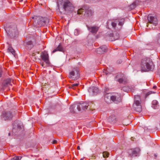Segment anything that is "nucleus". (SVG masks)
<instances>
[{
	"mask_svg": "<svg viewBox=\"0 0 160 160\" xmlns=\"http://www.w3.org/2000/svg\"><path fill=\"white\" fill-rule=\"evenodd\" d=\"M88 90L90 95L92 96L97 94L98 91V88L94 87L89 88Z\"/></svg>",
	"mask_w": 160,
	"mask_h": 160,
	"instance_id": "obj_14",
	"label": "nucleus"
},
{
	"mask_svg": "<svg viewBox=\"0 0 160 160\" xmlns=\"http://www.w3.org/2000/svg\"><path fill=\"white\" fill-rule=\"evenodd\" d=\"M82 109L84 110L87 109L88 105L86 103H82Z\"/></svg>",
	"mask_w": 160,
	"mask_h": 160,
	"instance_id": "obj_24",
	"label": "nucleus"
},
{
	"mask_svg": "<svg viewBox=\"0 0 160 160\" xmlns=\"http://www.w3.org/2000/svg\"><path fill=\"white\" fill-rule=\"evenodd\" d=\"M121 62H122V61H121V60H120L119 61V62L118 63H121Z\"/></svg>",
	"mask_w": 160,
	"mask_h": 160,
	"instance_id": "obj_44",
	"label": "nucleus"
},
{
	"mask_svg": "<svg viewBox=\"0 0 160 160\" xmlns=\"http://www.w3.org/2000/svg\"><path fill=\"white\" fill-rule=\"evenodd\" d=\"M149 21L154 26H156L158 23V20L156 17L149 15L148 17Z\"/></svg>",
	"mask_w": 160,
	"mask_h": 160,
	"instance_id": "obj_13",
	"label": "nucleus"
},
{
	"mask_svg": "<svg viewBox=\"0 0 160 160\" xmlns=\"http://www.w3.org/2000/svg\"><path fill=\"white\" fill-rule=\"evenodd\" d=\"M85 13L91 15L92 13V11L90 9L88 8L87 10H86L85 12Z\"/></svg>",
	"mask_w": 160,
	"mask_h": 160,
	"instance_id": "obj_27",
	"label": "nucleus"
},
{
	"mask_svg": "<svg viewBox=\"0 0 160 160\" xmlns=\"http://www.w3.org/2000/svg\"><path fill=\"white\" fill-rule=\"evenodd\" d=\"M88 30L92 33L95 34L98 30V27L96 26L89 27L87 26Z\"/></svg>",
	"mask_w": 160,
	"mask_h": 160,
	"instance_id": "obj_20",
	"label": "nucleus"
},
{
	"mask_svg": "<svg viewBox=\"0 0 160 160\" xmlns=\"http://www.w3.org/2000/svg\"><path fill=\"white\" fill-rule=\"evenodd\" d=\"M13 116L10 112L6 111L3 112L2 118L5 120H10L12 119Z\"/></svg>",
	"mask_w": 160,
	"mask_h": 160,
	"instance_id": "obj_11",
	"label": "nucleus"
},
{
	"mask_svg": "<svg viewBox=\"0 0 160 160\" xmlns=\"http://www.w3.org/2000/svg\"><path fill=\"white\" fill-rule=\"evenodd\" d=\"M63 51V48L62 47V46L60 45H59L58 47H57L52 52V53H54L55 52L57 51H59L62 52Z\"/></svg>",
	"mask_w": 160,
	"mask_h": 160,
	"instance_id": "obj_22",
	"label": "nucleus"
},
{
	"mask_svg": "<svg viewBox=\"0 0 160 160\" xmlns=\"http://www.w3.org/2000/svg\"><path fill=\"white\" fill-rule=\"evenodd\" d=\"M13 133L20 131L23 128L22 123L18 121H15L13 123Z\"/></svg>",
	"mask_w": 160,
	"mask_h": 160,
	"instance_id": "obj_8",
	"label": "nucleus"
},
{
	"mask_svg": "<svg viewBox=\"0 0 160 160\" xmlns=\"http://www.w3.org/2000/svg\"><path fill=\"white\" fill-rule=\"evenodd\" d=\"M79 84V83H76L72 84L70 86V88L73 89H75V87L78 86Z\"/></svg>",
	"mask_w": 160,
	"mask_h": 160,
	"instance_id": "obj_26",
	"label": "nucleus"
},
{
	"mask_svg": "<svg viewBox=\"0 0 160 160\" xmlns=\"http://www.w3.org/2000/svg\"><path fill=\"white\" fill-rule=\"evenodd\" d=\"M79 76L78 69L76 68H74L70 72L69 77L70 78L75 80L79 78Z\"/></svg>",
	"mask_w": 160,
	"mask_h": 160,
	"instance_id": "obj_7",
	"label": "nucleus"
},
{
	"mask_svg": "<svg viewBox=\"0 0 160 160\" xmlns=\"http://www.w3.org/2000/svg\"><path fill=\"white\" fill-rule=\"evenodd\" d=\"M112 96L109 93H107L105 95L104 100L106 103L109 104L111 102Z\"/></svg>",
	"mask_w": 160,
	"mask_h": 160,
	"instance_id": "obj_18",
	"label": "nucleus"
},
{
	"mask_svg": "<svg viewBox=\"0 0 160 160\" xmlns=\"http://www.w3.org/2000/svg\"><path fill=\"white\" fill-rule=\"evenodd\" d=\"M112 118H113V119H115V117L114 116H110L108 118V121L109 122H113V120H112Z\"/></svg>",
	"mask_w": 160,
	"mask_h": 160,
	"instance_id": "obj_31",
	"label": "nucleus"
},
{
	"mask_svg": "<svg viewBox=\"0 0 160 160\" xmlns=\"http://www.w3.org/2000/svg\"><path fill=\"white\" fill-rule=\"evenodd\" d=\"M115 80L120 83H125L127 82V79L123 74L117 75L115 78Z\"/></svg>",
	"mask_w": 160,
	"mask_h": 160,
	"instance_id": "obj_10",
	"label": "nucleus"
},
{
	"mask_svg": "<svg viewBox=\"0 0 160 160\" xmlns=\"http://www.w3.org/2000/svg\"><path fill=\"white\" fill-rule=\"evenodd\" d=\"M154 92H152V91H149L146 94L145 98H146L147 96H148L149 95L151 94L152 93H154Z\"/></svg>",
	"mask_w": 160,
	"mask_h": 160,
	"instance_id": "obj_35",
	"label": "nucleus"
},
{
	"mask_svg": "<svg viewBox=\"0 0 160 160\" xmlns=\"http://www.w3.org/2000/svg\"><path fill=\"white\" fill-rule=\"evenodd\" d=\"M8 36L10 38H13L18 35V32L16 26L14 25H11L7 27L6 30Z\"/></svg>",
	"mask_w": 160,
	"mask_h": 160,
	"instance_id": "obj_5",
	"label": "nucleus"
},
{
	"mask_svg": "<svg viewBox=\"0 0 160 160\" xmlns=\"http://www.w3.org/2000/svg\"><path fill=\"white\" fill-rule=\"evenodd\" d=\"M154 156H155V157H156V156H157V155H156V154H154Z\"/></svg>",
	"mask_w": 160,
	"mask_h": 160,
	"instance_id": "obj_47",
	"label": "nucleus"
},
{
	"mask_svg": "<svg viewBox=\"0 0 160 160\" xmlns=\"http://www.w3.org/2000/svg\"><path fill=\"white\" fill-rule=\"evenodd\" d=\"M41 64L42 66V67H43V68H45V67H46V66L44 65L43 62H42V63Z\"/></svg>",
	"mask_w": 160,
	"mask_h": 160,
	"instance_id": "obj_37",
	"label": "nucleus"
},
{
	"mask_svg": "<svg viewBox=\"0 0 160 160\" xmlns=\"http://www.w3.org/2000/svg\"><path fill=\"white\" fill-rule=\"evenodd\" d=\"M83 11H84L83 9L82 8H81L78 10V14H81Z\"/></svg>",
	"mask_w": 160,
	"mask_h": 160,
	"instance_id": "obj_34",
	"label": "nucleus"
},
{
	"mask_svg": "<svg viewBox=\"0 0 160 160\" xmlns=\"http://www.w3.org/2000/svg\"><path fill=\"white\" fill-rule=\"evenodd\" d=\"M141 70L147 71L151 70L153 68V63L152 59L149 58L144 57L141 61Z\"/></svg>",
	"mask_w": 160,
	"mask_h": 160,
	"instance_id": "obj_1",
	"label": "nucleus"
},
{
	"mask_svg": "<svg viewBox=\"0 0 160 160\" xmlns=\"http://www.w3.org/2000/svg\"><path fill=\"white\" fill-rule=\"evenodd\" d=\"M157 88V87L156 86H154L153 87V88H154V89H155L156 88Z\"/></svg>",
	"mask_w": 160,
	"mask_h": 160,
	"instance_id": "obj_41",
	"label": "nucleus"
},
{
	"mask_svg": "<svg viewBox=\"0 0 160 160\" xmlns=\"http://www.w3.org/2000/svg\"><path fill=\"white\" fill-rule=\"evenodd\" d=\"M11 80L10 78H8L3 81L2 84V88L3 89L9 87V86H12L11 84Z\"/></svg>",
	"mask_w": 160,
	"mask_h": 160,
	"instance_id": "obj_17",
	"label": "nucleus"
},
{
	"mask_svg": "<svg viewBox=\"0 0 160 160\" xmlns=\"http://www.w3.org/2000/svg\"><path fill=\"white\" fill-rule=\"evenodd\" d=\"M58 7L59 11L62 8L65 11H69L73 9L72 4L68 0H58Z\"/></svg>",
	"mask_w": 160,
	"mask_h": 160,
	"instance_id": "obj_3",
	"label": "nucleus"
},
{
	"mask_svg": "<svg viewBox=\"0 0 160 160\" xmlns=\"http://www.w3.org/2000/svg\"><path fill=\"white\" fill-rule=\"evenodd\" d=\"M10 134H11L10 133V132H9V133H8V136H10Z\"/></svg>",
	"mask_w": 160,
	"mask_h": 160,
	"instance_id": "obj_46",
	"label": "nucleus"
},
{
	"mask_svg": "<svg viewBox=\"0 0 160 160\" xmlns=\"http://www.w3.org/2000/svg\"><path fill=\"white\" fill-rule=\"evenodd\" d=\"M121 100V98L120 96L118 95L117 96L112 95V101L115 103H117L120 102Z\"/></svg>",
	"mask_w": 160,
	"mask_h": 160,
	"instance_id": "obj_19",
	"label": "nucleus"
},
{
	"mask_svg": "<svg viewBox=\"0 0 160 160\" xmlns=\"http://www.w3.org/2000/svg\"><path fill=\"white\" fill-rule=\"evenodd\" d=\"M83 159H84V158H81L80 159V160H83Z\"/></svg>",
	"mask_w": 160,
	"mask_h": 160,
	"instance_id": "obj_45",
	"label": "nucleus"
},
{
	"mask_svg": "<svg viewBox=\"0 0 160 160\" xmlns=\"http://www.w3.org/2000/svg\"><path fill=\"white\" fill-rule=\"evenodd\" d=\"M136 6V3L135 2H134L132 5H131L130 7L131 9H133Z\"/></svg>",
	"mask_w": 160,
	"mask_h": 160,
	"instance_id": "obj_30",
	"label": "nucleus"
},
{
	"mask_svg": "<svg viewBox=\"0 0 160 160\" xmlns=\"http://www.w3.org/2000/svg\"><path fill=\"white\" fill-rule=\"evenodd\" d=\"M40 56L42 59L48 65H50V63L49 60L48 55L46 51H44L42 52Z\"/></svg>",
	"mask_w": 160,
	"mask_h": 160,
	"instance_id": "obj_12",
	"label": "nucleus"
},
{
	"mask_svg": "<svg viewBox=\"0 0 160 160\" xmlns=\"http://www.w3.org/2000/svg\"><path fill=\"white\" fill-rule=\"evenodd\" d=\"M125 88H126V87H123V88H122V89H123V90H124L125 89Z\"/></svg>",
	"mask_w": 160,
	"mask_h": 160,
	"instance_id": "obj_43",
	"label": "nucleus"
},
{
	"mask_svg": "<svg viewBox=\"0 0 160 160\" xmlns=\"http://www.w3.org/2000/svg\"><path fill=\"white\" fill-rule=\"evenodd\" d=\"M152 107L154 109H157L158 108L159 105L158 103L156 100H154L152 103Z\"/></svg>",
	"mask_w": 160,
	"mask_h": 160,
	"instance_id": "obj_21",
	"label": "nucleus"
},
{
	"mask_svg": "<svg viewBox=\"0 0 160 160\" xmlns=\"http://www.w3.org/2000/svg\"><path fill=\"white\" fill-rule=\"evenodd\" d=\"M8 51L11 52L13 55L15 54V51L13 48L11 47H9L8 49Z\"/></svg>",
	"mask_w": 160,
	"mask_h": 160,
	"instance_id": "obj_23",
	"label": "nucleus"
},
{
	"mask_svg": "<svg viewBox=\"0 0 160 160\" xmlns=\"http://www.w3.org/2000/svg\"><path fill=\"white\" fill-rule=\"evenodd\" d=\"M77 108L78 111H81L82 109V103H79L77 106Z\"/></svg>",
	"mask_w": 160,
	"mask_h": 160,
	"instance_id": "obj_25",
	"label": "nucleus"
},
{
	"mask_svg": "<svg viewBox=\"0 0 160 160\" xmlns=\"http://www.w3.org/2000/svg\"><path fill=\"white\" fill-rule=\"evenodd\" d=\"M124 21V20L123 18L109 20L107 22V26L108 28H111L112 27L114 29L119 30L121 29Z\"/></svg>",
	"mask_w": 160,
	"mask_h": 160,
	"instance_id": "obj_2",
	"label": "nucleus"
},
{
	"mask_svg": "<svg viewBox=\"0 0 160 160\" xmlns=\"http://www.w3.org/2000/svg\"><path fill=\"white\" fill-rule=\"evenodd\" d=\"M141 102V99L140 96L138 95H135L133 108L136 111L140 112L142 110Z\"/></svg>",
	"mask_w": 160,
	"mask_h": 160,
	"instance_id": "obj_6",
	"label": "nucleus"
},
{
	"mask_svg": "<svg viewBox=\"0 0 160 160\" xmlns=\"http://www.w3.org/2000/svg\"><path fill=\"white\" fill-rule=\"evenodd\" d=\"M109 153L106 152H103L102 153V155L103 158H106L108 156Z\"/></svg>",
	"mask_w": 160,
	"mask_h": 160,
	"instance_id": "obj_29",
	"label": "nucleus"
},
{
	"mask_svg": "<svg viewBox=\"0 0 160 160\" xmlns=\"http://www.w3.org/2000/svg\"><path fill=\"white\" fill-rule=\"evenodd\" d=\"M57 142V141L56 140H54L53 141V144H56Z\"/></svg>",
	"mask_w": 160,
	"mask_h": 160,
	"instance_id": "obj_38",
	"label": "nucleus"
},
{
	"mask_svg": "<svg viewBox=\"0 0 160 160\" xmlns=\"http://www.w3.org/2000/svg\"><path fill=\"white\" fill-rule=\"evenodd\" d=\"M107 47L106 45L101 46L96 50L97 53L98 54H102L107 50Z\"/></svg>",
	"mask_w": 160,
	"mask_h": 160,
	"instance_id": "obj_15",
	"label": "nucleus"
},
{
	"mask_svg": "<svg viewBox=\"0 0 160 160\" xmlns=\"http://www.w3.org/2000/svg\"><path fill=\"white\" fill-rule=\"evenodd\" d=\"M2 76V73L0 71V78Z\"/></svg>",
	"mask_w": 160,
	"mask_h": 160,
	"instance_id": "obj_42",
	"label": "nucleus"
},
{
	"mask_svg": "<svg viewBox=\"0 0 160 160\" xmlns=\"http://www.w3.org/2000/svg\"><path fill=\"white\" fill-rule=\"evenodd\" d=\"M33 25L35 27H41L49 24L50 21L48 18L40 16H34L32 17Z\"/></svg>",
	"mask_w": 160,
	"mask_h": 160,
	"instance_id": "obj_4",
	"label": "nucleus"
},
{
	"mask_svg": "<svg viewBox=\"0 0 160 160\" xmlns=\"http://www.w3.org/2000/svg\"><path fill=\"white\" fill-rule=\"evenodd\" d=\"M74 34L75 36H78L79 34V31L78 30L76 29L74 31Z\"/></svg>",
	"mask_w": 160,
	"mask_h": 160,
	"instance_id": "obj_32",
	"label": "nucleus"
},
{
	"mask_svg": "<svg viewBox=\"0 0 160 160\" xmlns=\"http://www.w3.org/2000/svg\"><path fill=\"white\" fill-rule=\"evenodd\" d=\"M21 158H20L19 157L17 156L14 157L13 158H12L11 160H20Z\"/></svg>",
	"mask_w": 160,
	"mask_h": 160,
	"instance_id": "obj_33",
	"label": "nucleus"
},
{
	"mask_svg": "<svg viewBox=\"0 0 160 160\" xmlns=\"http://www.w3.org/2000/svg\"><path fill=\"white\" fill-rule=\"evenodd\" d=\"M140 152V149L138 148H136L128 150V152L130 157H133L137 156Z\"/></svg>",
	"mask_w": 160,
	"mask_h": 160,
	"instance_id": "obj_9",
	"label": "nucleus"
},
{
	"mask_svg": "<svg viewBox=\"0 0 160 160\" xmlns=\"http://www.w3.org/2000/svg\"><path fill=\"white\" fill-rule=\"evenodd\" d=\"M158 39H160V33L158 35Z\"/></svg>",
	"mask_w": 160,
	"mask_h": 160,
	"instance_id": "obj_39",
	"label": "nucleus"
},
{
	"mask_svg": "<svg viewBox=\"0 0 160 160\" xmlns=\"http://www.w3.org/2000/svg\"><path fill=\"white\" fill-rule=\"evenodd\" d=\"M75 107V105H71V107H70V110H71V111H72V109L73 108H74Z\"/></svg>",
	"mask_w": 160,
	"mask_h": 160,
	"instance_id": "obj_36",
	"label": "nucleus"
},
{
	"mask_svg": "<svg viewBox=\"0 0 160 160\" xmlns=\"http://www.w3.org/2000/svg\"><path fill=\"white\" fill-rule=\"evenodd\" d=\"M128 90L132 92H134L135 90V88L134 86H129L128 88Z\"/></svg>",
	"mask_w": 160,
	"mask_h": 160,
	"instance_id": "obj_28",
	"label": "nucleus"
},
{
	"mask_svg": "<svg viewBox=\"0 0 160 160\" xmlns=\"http://www.w3.org/2000/svg\"><path fill=\"white\" fill-rule=\"evenodd\" d=\"M35 41L34 38H31L30 40H29L26 42L27 47L30 50L33 46L34 44L35 43Z\"/></svg>",
	"mask_w": 160,
	"mask_h": 160,
	"instance_id": "obj_16",
	"label": "nucleus"
},
{
	"mask_svg": "<svg viewBox=\"0 0 160 160\" xmlns=\"http://www.w3.org/2000/svg\"><path fill=\"white\" fill-rule=\"evenodd\" d=\"M77 149H78V150H80V148L79 146H78L77 147Z\"/></svg>",
	"mask_w": 160,
	"mask_h": 160,
	"instance_id": "obj_40",
	"label": "nucleus"
}]
</instances>
